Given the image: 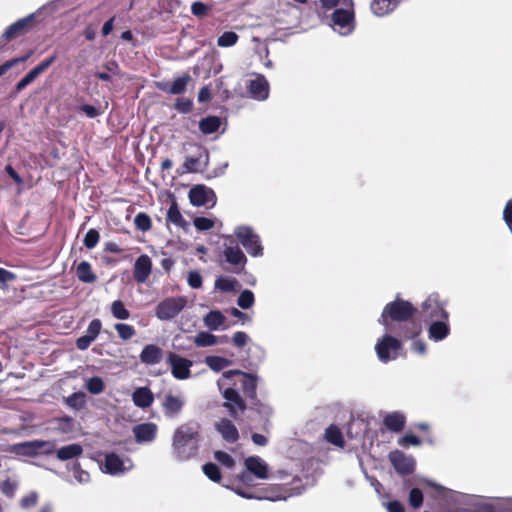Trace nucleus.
I'll return each instance as SVG.
<instances>
[{"label": "nucleus", "instance_id": "obj_1", "mask_svg": "<svg viewBox=\"0 0 512 512\" xmlns=\"http://www.w3.org/2000/svg\"><path fill=\"white\" fill-rule=\"evenodd\" d=\"M199 433V425L193 422L182 424L175 430L172 438V451L177 461H187L197 455Z\"/></svg>", "mask_w": 512, "mask_h": 512}, {"label": "nucleus", "instance_id": "obj_2", "mask_svg": "<svg viewBox=\"0 0 512 512\" xmlns=\"http://www.w3.org/2000/svg\"><path fill=\"white\" fill-rule=\"evenodd\" d=\"M416 312L413 304L407 300L396 299L389 302L383 308V311L378 319V323L384 326L386 332L392 331V326L389 324L388 319L396 322H402L410 319Z\"/></svg>", "mask_w": 512, "mask_h": 512}, {"label": "nucleus", "instance_id": "obj_3", "mask_svg": "<svg viewBox=\"0 0 512 512\" xmlns=\"http://www.w3.org/2000/svg\"><path fill=\"white\" fill-rule=\"evenodd\" d=\"M332 27L341 36L350 35L355 29L353 0H343L342 7L336 8L331 16Z\"/></svg>", "mask_w": 512, "mask_h": 512}, {"label": "nucleus", "instance_id": "obj_4", "mask_svg": "<svg viewBox=\"0 0 512 512\" xmlns=\"http://www.w3.org/2000/svg\"><path fill=\"white\" fill-rule=\"evenodd\" d=\"M233 234L251 257L259 258L264 255L261 237L251 226L238 225L234 228Z\"/></svg>", "mask_w": 512, "mask_h": 512}, {"label": "nucleus", "instance_id": "obj_5", "mask_svg": "<svg viewBox=\"0 0 512 512\" xmlns=\"http://www.w3.org/2000/svg\"><path fill=\"white\" fill-rule=\"evenodd\" d=\"M58 2H59V0H53V1L43 5L42 7H40L36 12L31 13V14L27 15L26 17H23V18L17 20L16 22L12 23L5 29V31L2 34V37L6 41H11V40L15 39L16 37L22 35L26 31H28V29L30 28V26L32 25V23L34 22V20L38 14H41L43 11L48 10V9L50 10V12L56 11L58 9V5H57Z\"/></svg>", "mask_w": 512, "mask_h": 512}, {"label": "nucleus", "instance_id": "obj_6", "mask_svg": "<svg viewBox=\"0 0 512 512\" xmlns=\"http://www.w3.org/2000/svg\"><path fill=\"white\" fill-rule=\"evenodd\" d=\"M446 305V301L442 300L438 293L430 294L421 304V319L426 323L440 319L449 320Z\"/></svg>", "mask_w": 512, "mask_h": 512}, {"label": "nucleus", "instance_id": "obj_7", "mask_svg": "<svg viewBox=\"0 0 512 512\" xmlns=\"http://www.w3.org/2000/svg\"><path fill=\"white\" fill-rule=\"evenodd\" d=\"M185 296H170L161 300L155 307V316L160 321L174 320L187 306Z\"/></svg>", "mask_w": 512, "mask_h": 512}, {"label": "nucleus", "instance_id": "obj_8", "mask_svg": "<svg viewBox=\"0 0 512 512\" xmlns=\"http://www.w3.org/2000/svg\"><path fill=\"white\" fill-rule=\"evenodd\" d=\"M55 442L32 440L13 444L10 451L17 456L36 457L39 454L50 455L54 452Z\"/></svg>", "mask_w": 512, "mask_h": 512}, {"label": "nucleus", "instance_id": "obj_9", "mask_svg": "<svg viewBox=\"0 0 512 512\" xmlns=\"http://www.w3.org/2000/svg\"><path fill=\"white\" fill-rule=\"evenodd\" d=\"M401 347V342L397 338L386 333L377 340L375 351L380 362L388 363L397 359Z\"/></svg>", "mask_w": 512, "mask_h": 512}, {"label": "nucleus", "instance_id": "obj_10", "mask_svg": "<svg viewBox=\"0 0 512 512\" xmlns=\"http://www.w3.org/2000/svg\"><path fill=\"white\" fill-rule=\"evenodd\" d=\"M209 165V153L203 147H197V153L194 156L187 157L177 173L182 175L186 173H198L204 171Z\"/></svg>", "mask_w": 512, "mask_h": 512}, {"label": "nucleus", "instance_id": "obj_11", "mask_svg": "<svg viewBox=\"0 0 512 512\" xmlns=\"http://www.w3.org/2000/svg\"><path fill=\"white\" fill-rule=\"evenodd\" d=\"M133 465L130 459L123 460L114 452L107 453L104 461L101 463V470L109 475L117 476L124 474L132 469Z\"/></svg>", "mask_w": 512, "mask_h": 512}, {"label": "nucleus", "instance_id": "obj_12", "mask_svg": "<svg viewBox=\"0 0 512 512\" xmlns=\"http://www.w3.org/2000/svg\"><path fill=\"white\" fill-rule=\"evenodd\" d=\"M234 375L242 376L241 387L244 394L249 398L256 397V386H257V377L253 374L244 373L240 370H229L222 374L221 379L217 381V385L220 390L223 388V381L226 379H230Z\"/></svg>", "mask_w": 512, "mask_h": 512}, {"label": "nucleus", "instance_id": "obj_13", "mask_svg": "<svg viewBox=\"0 0 512 512\" xmlns=\"http://www.w3.org/2000/svg\"><path fill=\"white\" fill-rule=\"evenodd\" d=\"M167 363L171 367V374L178 380H186L191 376V367L193 362L176 353L170 352L167 357Z\"/></svg>", "mask_w": 512, "mask_h": 512}, {"label": "nucleus", "instance_id": "obj_14", "mask_svg": "<svg viewBox=\"0 0 512 512\" xmlns=\"http://www.w3.org/2000/svg\"><path fill=\"white\" fill-rule=\"evenodd\" d=\"M190 203L195 207L209 205L213 207L216 204L217 197L215 192L204 185H196L189 191Z\"/></svg>", "mask_w": 512, "mask_h": 512}, {"label": "nucleus", "instance_id": "obj_15", "mask_svg": "<svg viewBox=\"0 0 512 512\" xmlns=\"http://www.w3.org/2000/svg\"><path fill=\"white\" fill-rule=\"evenodd\" d=\"M223 256L225 261L233 267V273L240 274L245 270L248 259L244 251L239 246H225Z\"/></svg>", "mask_w": 512, "mask_h": 512}, {"label": "nucleus", "instance_id": "obj_16", "mask_svg": "<svg viewBox=\"0 0 512 512\" xmlns=\"http://www.w3.org/2000/svg\"><path fill=\"white\" fill-rule=\"evenodd\" d=\"M222 395H223L224 399L226 400V402L223 404V406L228 410L229 414L233 418L236 419L238 417L239 413L244 412V410L246 408V404L237 390H235L234 388L228 387V388L224 389V391L222 392Z\"/></svg>", "mask_w": 512, "mask_h": 512}, {"label": "nucleus", "instance_id": "obj_17", "mask_svg": "<svg viewBox=\"0 0 512 512\" xmlns=\"http://www.w3.org/2000/svg\"><path fill=\"white\" fill-rule=\"evenodd\" d=\"M389 460L394 469L402 474H410L414 471L415 460L412 456H408L399 450L392 451L389 454Z\"/></svg>", "mask_w": 512, "mask_h": 512}, {"label": "nucleus", "instance_id": "obj_18", "mask_svg": "<svg viewBox=\"0 0 512 512\" xmlns=\"http://www.w3.org/2000/svg\"><path fill=\"white\" fill-rule=\"evenodd\" d=\"M247 89L254 100L264 101L269 97V83L262 74H257L254 79L249 80Z\"/></svg>", "mask_w": 512, "mask_h": 512}, {"label": "nucleus", "instance_id": "obj_19", "mask_svg": "<svg viewBox=\"0 0 512 512\" xmlns=\"http://www.w3.org/2000/svg\"><path fill=\"white\" fill-rule=\"evenodd\" d=\"M158 427L153 422L137 424L133 427L132 432L135 442L138 444L151 443L155 440Z\"/></svg>", "mask_w": 512, "mask_h": 512}, {"label": "nucleus", "instance_id": "obj_20", "mask_svg": "<svg viewBox=\"0 0 512 512\" xmlns=\"http://www.w3.org/2000/svg\"><path fill=\"white\" fill-rule=\"evenodd\" d=\"M152 272L151 258L143 254L139 256L133 266V277L138 284L145 283Z\"/></svg>", "mask_w": 512, "mask_h": 512}, {"label": "nucleus", "instance_id": "obj_21", "mask_svg": "<svg viewBox=\"0 0 512 512\" xmlns=\"http://www.w3.org/2000/svg\"><path fill=\"white\" fill-rule=\"evenodd\" d=\"M102 328V322L99 319H93L86 330V333L76 341V347L84 351L88 349L91 343L98 337Z\"/></svg>", "mask_w": 512, "mask_h": 512}, {"label": "nucleus", "instance_id": "obj_22", "mask_svg": "<svg viewBox=\"0 0 512 512\" xmlns=\"http://www.w3.org/2000/svg\"><path fill=\"white\" fill-rule=\"evenodd\" d=\"M428 338L434 342H440L450 334L449 320H433L428 322Z\"/></svg>", "mask_w": 512, "mask_h": 512}, {"label": "nucleus", "instance_id": "obj_23", "mask_svg": "<svg viewBox=\"0 0 512 512\" xmlns=\"http://www.w3.org/2000/svg\"><path fill=\"white\" fill-rule=\"evenodd\" d=\"M191 81V76L189 74H185L181 77H178L173 81V83L169 82H158L156 84L157 88L165 93L172 95H180L185 92L188 83Z\"/></svg>", "mask_w": 512, "mask_h": 512}, {"label": "nucleus", "instance_id": "obj_24", "mask_svg": "<svg viewBox=\"0 0 512 512\" xmlns=\"http://www.w3.org/2000/svg\"><path fill=\"white\" fill-rule=\"evenodd\" d=\"M245 468L253 474L256 478L265 480L268 479V465L265 461L258 456H250L245 459Z\"/></svg>", "mask_w": 512, "mask_h": 512}, {"label": "nucleus", "instance_id": "obj_25", "mask_svg": "<svg viewBox=\"0 0 512 512\" xmlns=\"http://www.w3.org/2000/svg\"><path fill=\"white\" fill-rule=\"evenodd\" d=\"M184 403V399L181 396H176L171 393L166 394L162 401L165 415L170 418L177 416L181 412Z\"/></svg>", "mask_w": 512, "mask_h": 512}, {"label": "nucleus", "instance_id": "obj_26", "mask_svg": "<svg viewBox=\"0 0 512 512\" xmlns=\"http://www.w3.org/2000/svg\"><path fill=\"white\" fill-rule=\"evenodd\" d=\"M215 427L226 442L235 443L239 439V432L229 419H221L216 423Z\"/></svg>", "mask_w": 512, "mask_h": 512}, {"label": "nucleus", "instance_id": "obj_27", "mask_svg": "<svg viewBox=\"0 0 512 512\" xmlns=\"http://www.w3.org/2000/svg\"><path fill=\"white\" fill-rule=\"evenodd\" d=\"M163 357V351L160 347L154 344L146 345L140 353V361L146 365H156Z\"/></svg>", "mask_w": 512, "mask_h": 512}, {"label": "nucleus", "instance_id": "obj_28", "mask_svg": "<svg viewBox=\"0 0 512 512\" xmlns=\"http://www.w3.org/2000/svg\"><path fill=\"white\" fill-rule=\"evenodd\" d=\"M132 401L138 408H148L153 404L154 395L148 387H137L132 393Z\"/></svg>", "mask_w": 512, "mask_h": 512}, {"label": "nucleus", "instance_id": "obj_29", "mask_svg": "<svg viewBox=\"0 0 512 512\" xmlns=\"http://www.w3.org/2000/svg\"><path fill=\"white\" fill-rule=\"evenodd\" d=\"M56 458L60 461H68L77 459L83 454V447L78 443H72L62 446L58 449H54Z\"/></svg>", "mask_w": 512, "mask_h": 512}, {"label": "nucleus", "instance_id": "obj_30", "mask_svg": "<svg viewBox=\"0 0 512 512\" xmlns=\"http://www.w3.org/2000/svg\"><path fill=\"white\" fill-rule=\"evenodd\" d=\"M193 342L197 347H210V346H214L218 343L228 342V337L226 335L217 337L210 332L200 331L194 337Z\"/></svg>", "mask_w": 512, "mask_h": 512}, {"label": "nucleus", "instance_id": "obj_31", "mask_svg": "<svg viewBox=\"0 0 512 512\" xmlns=\"http://www.w3.org/2000/svg\"><path fill=\"white\" fill-rule=\"evenodd\" d=\"M383 423L388 430L398 433L404 428L406 417L401 412H391L384 417Z\"/></svg>", "mask_w": 512, "mask_h": 512}, {"label": "nucleus", "instance_id": "obj_32", "mask_svg": "<svg viewBox=\"0 0 512 512\" xmlns=\"http://www.w3.org/2000/svg\"><path fill=\"white\" fill-rule=\"evenodd\" d=\"M399 4V0H373L371 11L376 16H385L391 13Z\"/></svg>", "mask_w": 512, "mask_h": 512}, {"label": "nucleus", "instance_id": "obj_33", "mask_svg": "<svg viewBox=\"0 0 512 512\" xmlns=\"http://www.w3.org/2000/svg\"><path fill=\"white\" fill-rule=\"evenodd\" d=\"M226 318L220 310H211L203 318V323L211 331L219 330Z\"/></svg>", "mask_w": 512, "mask_h": 512}, {"label": "nucleus", "instance_id": "obj_34", "mask_svg": "<svg viewBox=\"0 0 512 512\" xmlns=\"http://www.w3.org/2000/svg\"><path fill=\"white\" fill-rule=\"evenodd\" d=\"M220 125L221 120L218 116H207L200 120L199 129L203 134L208 135L216 132Z\"/></svg>", "mask_w": 512, "mask_h": 512}, {"label": "nucleus", "instance_id": "obj_35", "mask_svg": "<svg viewBox=\"0 0 512 512\" xmlns=\"http://www.w3.org/2000/svg\"><path fill=\"white\" fill-rule=\"evenodd\" d=\"M76 275L83 283H93L96 280V275L91 269V265L87 261H81L76 268Z\"/></svg>", "mask_w": 512, "mask_h": 512}, {"label": "nucleus", "instance_id": "obj_36", "mask_svg": "<svg viewBox=\"0 0 512 512\" xmlns=\"http://www.w3.org/2000/svg\"><path fill=\"white\" fill-rule=\"evenodd\" d=\"M205 364L214 372H220L232 364V361L220 356H207L204 360Z\"/></svg>", "mask_w": 512, "mask_h": 512}, {"label": "nucleus", "instance_id": "obj_37", "mask_svg": "<svg viewBox=\"0 0 512 512\" xmlns=\"http://www.w3.org/2000/svg\"><path fill=\"white\" fill-rule=\"evenodd\" d=\"M167 221L170 223H173L174 225L178 227H185L188 225L186 221L184 220L179 207L176 203V201H172L168 211H167Z\"/></svg>", "mask_w": 512, "mask_h": 512}, {"label": "nucleus", "instance_id": "obj_38", "mask_svg": "<svg viewBox=\"0 0 512 512\" xmlns=\"http://www.w3.org/2000/svg\"><path fill=\"white\" fill-rule=\"evenodd\" d=\"M325 439L329 443H331L339 448L344 447L345 441L343 439L342 432L340 431V429L338 427H336L334 425H331L326 429Z\"/></svg>", "mask_w": 512, "mask_h": 512}, {"label": "nucleus", "instance_id": "obj_39", "mask_svg": "<svg viewBox=\"0 0 512 512\" xmlns=\"http://www.w3.org/2000/svg\"><path fill=\"white\" fill-rule=\"evenodd\" d=\"M111 314L118 320H127L130 317L129 310L121 300H115L111 304Z\"/></svg>", "mask_w": 512, "mask_h": 512}, {"label": "nucleus", "instance_id": "obj_40", "mask_svg": "<svg viewBox=\"0 0 512 512\" xmlns=\"http://www.w3.org/2000/svg\"><path fill=\"white\" fill-rule=\"evenodd\" d=\"M238 284L236 279L220 276L215 280V288L222 292L234 291Z\"/></svg>", "mask_w": 512, "mask_h": 512}, {"label": "nucleus", "instance_id": "obj_41", "mask_svg": "<svg viewBox=\"0 0 512 512\" xmlns=\"http://www.w3.org/2000/svg\"><path fill=\"white\" fill-rule=\"evenodd\" d=\"M457 512H493V508L490 504L484 503L482 499L474 498L472 507L459 508Z\"/></svg>", "mask_w": 512, "mask_h": 512}, {"label": "nucleus", "instance_id": "obj_42", "mask_svg": "<svg viewBox=\"0 0 512 512\" xmlns=\"http://www.w3.org/2000/svg\"><path fill=\"white\" fill-rule=\"evenodd\" d=\"M85 387L91 394L98 395L104 391L105 384L100 377L94 376L86 380Z\"/></svg>", "mask_w": 512, "mask_h": 512}, {"label": "nucleus", "instance_id": "obj_43", "mask_svg": "<svg viewBox=\"0 0 512 512\" xmlns=\"http://www.w3.org/2000/svg\"><path fill=\"white\" fill-rule=\"evenodd\" d=\"M255 302L254 293L251 290H243L237 299V305L242 309H250Z\"/></svg>", "mask_w": 512, "mask_h": 512}, {"label": "nucleus", "instance_id": "obj_44", "mask_svg": "<svg viewBox=\"0 0 512 512\" xmlns=\"http://www.w3.org/2000/svg\"><path fill=\"white\" fill-rule=\"evenodd\" d=\"M239 39L237 33L233 31H226L217 40V45L222 48H228L234 46Z\"/></svg>", "mask_w": 512, "mask_h": 512}, {"label": "nucleus", "instance_id": "obj_45", "mask_svg": "<svg viewBox=\"0 0 512 512\" xmlns=\"http://www.w3.org/2000/svg\"><path fill=\"white\" fill-rule=\"evenodd\" d=\"M68 469L73 471L75 480L80 484H86L90 481V474L81 469V466L78 462L72 464L71 467L67 466Z\"/></svg>", "mask_w": 512, "mask_h": 512}, {"label": "nucleus", "instance_id": "obj_46", "mask_svg": "<svg viewBox=\"0 0 512 512\" xmlns=\"http://www.w3.org/2000/svg\"><path fill=\"white\" fill-rule=\"evenodd\" d=\"M134 224L142 232L150 230L152 226L150 217L144 212H140L134 217Z\"/></svg>", "mask_w": 512, "mask_h": 512}, {"label": "nucleus", "instance_id": "obj_47", "mask_svg": "<svg viewBox=\"0 0 512 512\" xmlns=\"http://www.w3.org/2000/svg\"><path fill=\"white\" fill-rule=\"evenodd\" d=\"M114 328L117 331L118 336L125 341L131 339L136 333L133 326L125 323H116Z\"/></svg>", "mask_w": 512, "mask_h": 512}, {"label": "nucleus", "instance_id": "obj_48", "mask_svg": "<svg viewBox=\"0 0 512 512\" xmlns=\"http://www.w3.org/2000/svg\"><path fill=\"white\" fill-rule=\"evenodd\" d=\"M203 473L213 482H219L221 473L219 467L214 463H206L202 467Z\"/></svg>", "mask_w": 512, "mask_h": 512}, {"label": "nucleus", "instance_id": "obj_49", "mask_svg": "<svg viewBox=\"0 0 512 512\" xmlns=\"http://www.w3.org/2000/svg\"><path fill=\"white\" fill-rule=\"evenodd\" d=\"M67 404L75 409H80L85 405V394L82 392H75L67 398Z\"/></svg>", "mask_w": 512, "mask_h": 512}, {"label": "nucleus", "instance_id": "obj_50", "mask_svg": "<svg viewBox=\"0 0 512 512\" xmlns=\"http://www.w3.org/2000/svg\"><path fill=\"white\" fill-rule=\"evenodd\" d=\"M99 238V232L96 229L88 230L83 240L85 247L93 249L97 245Z\"/></svg>", "mask_w": 512, "mask_h": 512}, {"label": "nucleus", "instance_id": "obj_51", "mask_svg": "<svg viewBox=\"0 0 512 512\" xmlns=\"http://www.w3.org/2000/svg\"><path fill=\"white\" fill-rule=\"evenodd\" d=\"M193 224L199 231H208L214 227V221L206 217H196Z\"/></svg>", "mask_w": 512, "mask_h": 512}, {"label": "nucleus", "instance_id": "obj_52", "mask_svg": "<svg viewBox=\"0 0 512 512\" xmlns=\"http://www.w3.org/2000/svg\"><path fill=\"white\" fill-rule=\"evenodd\" d=\"M409 503L415 509L419 508L422 505L423 494L420 489H418V488L411 489V491L409 493Z\"/></svg>", "mask_w": 512, "mask_h": 512}, {"label": "nucleus", "instance_id": "obj_53", "mask_svg": "<svg viewBox=\"0 0 512 512\" xmlns=\"http://www.w3.org/2000/svg\"><path fill=\"white\" fill-rule=\"evenodd\" d=\"M187 283L193 289H199L202 287V276L198 271H190L187 276Z\"/></svg>", "mask_w": 512, "mask_h": 512}, {"label": "nucleus", "instance_id": "obj_54", "mask_svg": "<svg viewBox=\"0 0 512 512\" xmlns=\"http://www.w3.org/2000/svg\"><path fill=\"white\" fill-rule=\"evenodd\" d=\"M214 457L219 463L226 466L227 468H232L235 464L234 459L224 451H216Z\"/></svg>", "mask_w": 512, "mask_h": 512}, {"label": "nucleus", "instance_id": "obj_55", "mask_svg": "<svg viewBox=\"0 0 512 512\" xmlns=\"http://www.w3.org/2000/svg\"><path fill=\"white\" fill-rule=\"evenodd\" d=\"M208 11L209 7L201 1L193 2L191 5V13L196 17H204Z\"/></svg>", "mask_w": 512, "mask_h": 512}, {"label": "nucleus", "instance_id": "obj_56", "mask_svg": "<svg viewBox=\"0 0 512 512\" xmlns=\"http://www.w3.org/2000/svg\"><path fill=\"white\" fill-rule=\"evenodd\" d=\"M38 502V494L36 492H30L29 494L22 497L20 505L24 509L34 507Z\"/></svg>", "mask_w": 512, "mask_h": 512}, {"label": "nucleus", "instance_id": "obj_57", "mask_svg": "<svg viewBox=\"0 0 512 512\" xmlns=\"http://www.w3.org/2000/svg\"><path fill=\"white\" fill-rule=\"evenodd\" d=\"M398 444L403 447L408 445L419 446L421 444V440L416 435L406 434L403 437L399 438Z\"/></svg>", "mask_w": 512, "mask_h": 512}, {"label": "nucleus", "instance_id": "obj_58", "mask_svg": "<svg viewBox=\"0 0 512 512\" xmlns=\"http://www.w3.org/2000/svg\"><path fill=\"white\" fill-rule=\"evenodd\" d=\"M193 102L190 99H177L175 108L180 113H189L192 110Z\"/></svg>", "mask_w": 512, "mask_h": 512}, {"label": "nucleus", "instance_id": "obj_59", "mask_svg": "<svg viewBox=\"0 0 512 512\" xmlns=\"http://www.w3.org/2000/svg\"><path fill=\"white\" fill-rule=\"evenodd\" d=\"M248 340H249V336L247 335V333H245L243 331H238V332L234 333V335L232 337L233 344L238 348L245 346L247 344Z\"/></svg>", "mask_w": 512, "mask_h": 512}, {"label": "nucleus", "instance_id": "obj_60", "mask_svg": "<svg viewBox=\"0 0 512 512\" xmlns=\"http://www.w3.org/2000/svg\"><path fill=\"white\" fill-rule=\"evenodd\" d=\"M15 279H16V276L14 273H12L4 268H0V288L3 289L7 282L13 281Z\"/></svg>", "mask_w": 512, "mask_h": 512}, {"label": "nucleus", "instance_id": "obj_61", "mask_svg": "<svg viewBox=\"0 0 512 512\" xmlns=\"http://www.w3.org/2000/svg\"><path fill=\"white\" fill-rule=\"evenodd\" d=\"M80 110L85 113L88 118H95L99 115L97 108L89 104L82 105Z\"/></svg>", "mask_w": 512, "mask_h": 512}, {"label": "nucleus", "instance_id": "obj_62", "mask_svg": "<svg viewBox=\"0 0 512 512\" xmlns=\"http://www.w3.org/2000/svg\"><path fill=\"white\" fill-rule=\"evenodd\" d=\"M411 349H412V351H414L420 355H424L426 353V344L424 341H422L420 339H415L412 342Z\"/></svg>", "mask_w": 512, "mask_h": 512}, {"label": "nucleus", "instance_id": "obj_63", "mask_svg": "<svg viewBox=\"0 0 512 512\" xmlns=\"http://www.w3.org/2000/svg\"><path fill=\"white\" fill-rule=\"evenodd\" d=\"M56 59H57V55L54 54V55L50 56L49 58L45 59L44 61H42L40 64H38L36 66V68L41 73H43L46 69H48L55 62Z\"/></svg>", "mask_w": 512, "mask_h": 512}, {"label": "nucleus", "instance_id": "obj_64", "mask_svg": "<svg viewBox=\"0 0 512 512\" xmlns=\"http://www.w3.org/2000/svg\"><path fill=\"white\" fill-rule=\"evenodd\" d=\"M387 510L389 512H404L403 505L396 500L388 502Z\"/></svg>", "mask_w": 512, "mask_h": 512}]
</instances>
